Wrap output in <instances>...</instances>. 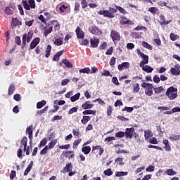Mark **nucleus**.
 I'll return each instance as SVG.
<instances>
[{
	"instance_id": "obj_1",
	"label": "nucleus",
	"mask_w": 180,
	"mask_h": 180,
	"mask_svg": "<svg viewBox=\"0 0 180 180\" xmlns=\"http://www.w3.org/2000/svg\"><path fill=\"white\" fill-rule=\"evenodd\" d=\"M166 96L169 98L170 101H174L178 98V89L170 86L167 89L166 91Z\"/></svg>"
},
{
	"instance_id": "obj_2",
	"label": "nucleus",
	"mask_w": 180,
	"mask_h": 180,
	"mask_svg": "<svg viewBox=\"0 0 180 180\" xmlns=\"http://www.w3.org/2000/svg\"><path fill=\"white\" fill-rule=\"evenodd\" d=\"M141 86L142 88L145 89V94L146 96H153L154 91H153V89H154V86H153L152 84L143 82L141 84Z\"/></svg>"
},
{
	"instance_id": "obj_3",
	"label": "nucleus",
	"mask_w": 180,
	"mask_h": 180,
	"mask_svg": "<svg viewBox=\"0 0 180 180\" xmlns=\"http://www.w3.org/2000/svg\"><path fill=\"white\" fill-rule=\"evenodd\" d=\"M22 6L26 11L36 8V3L34 0H22Z\"/></svg>"
},
{
	"instance_id": "obj_4",
	"label": "nucleus",
	"mask_w": 180,
	"mask_h": 180,
	"mask_svg": "<svg viewBox=\"0 0 180 180\" xmlns=\"http://www.w3.org/2000/svg\"><path fill=\"white\" fill-rule=\"evenodd\" d=\"M89 31L92 34H95V36H101V34H102V31L96 26L90 27Z\"/></svg>"
},
{
	"instance_id": "obj_5",
	"label": "nucleus",
	"mask_w": 180,
	"mask_h": 180,
	"mask_svg": "<svg viewBox=\"0 0 180 180\" xmlns=\"http://www.w3.org/2000/svg\"><path fill=\"white\" fill-rule=\"evenodd\" d=\"M141 55L142 60L139 63V67H143V65H146V64H148V56L144 53H141Z\"/></svg>"
},
{
	"instance_id": "obj_6",
	"label": "nucleus",
	"mask_w": 180,
	"mask_h": 180,
	"mask_svg": "<svg viewBox=\"0 0 180 180\" xmlns=\"http://www.w3.org/2000/svg\"><path fill=\"white\" fill-rule=\"evenodd\" d=\"M77 39H84L85 37V33L81 29V27H77L75 30Z\"/></svg>"
},
{
	"instance_id": "obj_7",
	"label": "nucleus",
	"mask_w": 180,
	"mask_h": 180,
	"mask_svg": "<svg viewBox=\"0 0 180 180\" xmlns=\"http://www.w3.org/2000/svg\"><path fill=\"white\" fill-rule=\"evenodd\" d=\"M125 136L127 138L131 139L133 136H134V129L132 128H127L125 131Z\"/></svg>"
},
{
	"instance_id": "obj_8",
	"label": "nucleus",
	"mask_w": 180,
	"mask_h": 180,
	"mask_svg": "<svg viewBox=\"0 0 180 180\" xmlns=\"http://www.w3.org/2000/svg\"><path fill=\"white\" fill-rule=\"evenodd\" d=\"M32 40V34L28 33L27 34H25L22 36V44L24 46H26V41L29 43Z\"/></svg>"
},
{
	"instance_id": "obj_9",
	"label": "nucleus",
	"mask_w": 180,
	"mask_h": 180,
	"mask_svg": "<svg viewBox=\"0 0 180 180\" xmlns=\"http://www.w3.org/2000/svg\"><path fill=\"white\" fill-rule=\"evenodd\" d=\"M170 71L173 75H179L180 65L179 64L176 65L174 68H171Z\"/></svg>"
},
{
	"instance_id": "obj_10",
	"label": "nucleus",
	"mask_w": 180,
	"mask_h": 180,
	"mask_svg": "<svg viewBox=\"0 0 180 180\" xmlns=\"http://www.w3.org/2000/svg\"><path fill=\"white\" fill-rule=\"evenodd\" d=\"M110 36L114 43L120 40V35L115 31H112Z\"/></svg>"
},
{
	"instance_id": "obj_11",
	"label": "nucleus",
	"mask_w": 180,
	"mask_h": 180,
	"mask_svg": "<svg viewBox=\"0 0 180 180\" xmlns=\"http://www.w3.org/2000/svg\"><path fill=\"white\" fill-rule=\"evenodd\" d=\"M120 25H134L131 20H128L126 17H121V20L120 21Z\"/></svg>"
},
{
	"instance_id": "obj_12",
	"label": "nucleus",
	"mask_w": 180,
	"mask_h": 180,
	"mask_svg": "<svg viewBox=\"0 0 180 180\" xmlns=\"http://www.w3.org/2000/svg\"><path fill=\"white\" fill-rule=\"evenodd\" d=\"M91 47L96 48L99 44V39L96 37H93L90 40Z\"/></svg>"
},
{
	"instance_id": "obj_13",
	"label": "nucleus",
	"mask_w": 180,
	"mask_h": 180,
	"mask_svg": "<svg viewBox=\"0 0 180 180\" xmlns=\"http://www.w3.org/2000/svg\"><path fill=\"white\" fill-rule=\"evenodd\" d=\"M39 43H40V38H35L34 39H33V41L30 44V49L33 50V49H34L36 46L39 44Z\"/></svg>"
},
{
	"instance_id": "obj_14",
	"label": "nucleus",
	"mask_w": 180,
	"mask_h": 180,
	"mask_svg": "<svg viewBox=\"0 0 180 180\" xmlns=\"http://www.w3.org/2000/svg\"><path fill=\"white\" fill-rule=\"evenodd\" d=\"M130 68V63L129 62H124L122 64L118 65V70L119 71H122L123 68Z\"/></svg>"
},
{
	"instance_id": "obj_15",
	"label": "nucleus",
	"mask_w": 180,
	"mask_h": 180,
	"mask_svg": "<svg viewBox=\"0 0 180 180\" xmlns=\"http://www.w3.org/2000/svg\"><path fill=\"white\" fill-rule=\"evenodd\" d=\"M162 143L165 145L163 148L165 150V151H171V146H169V141L167 139H164Z\"/></svg>"
},
{
	"instance_id": "obj_16",
	"label": "nucleus",
	"mask_w": 180,
	"mask_h": 180,
	"mask_svg": "<svg viewBox=\"0 0 180 180\" xmlns=\"http://www.w3.org/2000/svg\"><path fill=\"white\" fill-rule=\"evenodd\" d=\"M141 68H142L143 71H145V72H153V71H154V68H151L150 66L148 65H143V66H140Z\"/></svg>"
},
{
	"instance_id": "obj_17",
	"label": "nucleus",
	"mask_w": 180,
	"mask_h": 180,
	"mask_svg": "<svg viewBox=\"0 0 180 180\" xmlns=\"http://www.w3.org/2000/svg\"><path fill=\"white\" fill-rule=\"evenodd\" d=\"M169 140L171 141H180V135L172 134L169 136Z\"/></svg>"
},
{
	"instance_id": "obj_18",
	"label": "nucleus",
	"mask_w": 180,
	"mask_h": 180,
	"mask_svg": "<svg viewBox=\"0 0 180 180\" xmlns=\"http://www.w3.org/2000/svg\"><path fill=\"white\" fill-rule=\"evenodd\" d=\"M72 171V165L71 163L67 164L66 166L63 168V172H71Z\"/></svg>"
},
{
	"instance_id": "obj_19",
	"label": "nucleus",
	"mask_w": 180,
	"mask_h": 180,
	"mask_svg": "<svg viewBox=\"0 0 180 180\" xmlns=\"http://www.w3.org/2000/svg\"><path fill=\"white\" fill-rule=\"evenodd\" d=\"M94 106V103H89V101H86L84 103L82 104V108L83 109H92Z\"/></svg>"
},
{
	"instance_id": "obj_20",
	"label": "nucleus",
	"mask_w": 180,
	"mask_h": 180,
	"mask_svg": "<svg viewBox=\"0 0 180 180\" xmlns=\"http://www.w3.org/2000/svg\"><path fill=\"white\" fill-rule=\"evenodd\" d=\"M26 132L29 134V139L32 140L33 139V126H30L27 128Z\"/></svg>"
},
{
	"instance_id": "obj_21",
	"label": "nucleus",
	"mask_w": 180,
	"mask_h": 180,
	"mask_svg": "<svg viewBox=\"0 0 180 180\" xmlns=\"http://www.w3.org/2000/svg\"><path fill=\"white\" fill-rule=\"evenodd\" d=\"M144 136L146 140H150V139L153 137V131H151L150 129H147L145 131Z\"/></svg>"
},
{
	"instance_id": "obj_22",
	"label": "nucleus",
	"mask_w": 180,
	"mask_h": 180,
	"mask_svg": "<svg viewBox=\"0 0 180 180\" xmlns=\"http://www.w3.org/2000/svg\"><path fill=\"white\" fill-rule=\"evenodd\" d=\"M51 32H53V26L46 27L45 31L44 32V36H45V37H47L49 34L51 33Z\"/></svg>"
},
{
	"instance_id": "obj_23",
	"label": "nucleus",
	"mask_w": 180,
	"mask_h": 180,
	"mask_svg": "<svg viewBox=\"0 0 180 180\" xmlns=\"http://www.w3.org/2000/svg\"><path fill=\"white\" fill-rule=\"evenodd\" d=\"M63 53H64V51H60L56 53V55L53 56V61H58L60 60V57L63 56Z\"/></svg>"
},
{
	"instance_id": "obj_24",
	"label": "nucleus",
	"mask_w": 180,
	"mask_h": 180,
	"mask_svg": "<svg viewBox=\"0 0 180 180\" xmlns=\"http://www.w3.org/2000/svg\"><path fill=\"white\" fill-rule=\"evenodd\" d=\"M53 44H55V46L63 45V38H55L53 39Z\"/></svg>"
},
{
	"instance_id": "obj_25",
	"label": "nucleus",
	"mask_w": 180,
	"mask_h": 180,
	"mask_svg": "<svg viewBox=\"0 0 180 180\" xmlns=\"http://www.w3.org/2000/svg\"><path fill=\"white\" fill-rule=\"evenodd\" d=\"M32 168H33V161L30 162V165H28V167L24 172V175H27V174H29V172H30V171L32 170Z\"/></svg>"
},
{
	"instance_id": "obj_26",
	"label": "nucleus",
	"mask_w": 180,
	"mask_h": 180,
	"mask_svg": "<svg viewBox=\"0 0 180 180\" xmlns=\"http://www.w3.org/2000/svg\"><path fill=\"white\" fill-rule=\"evenodd\" d=\"M62 64H65L66 65L67 68H72V64H71V62L67 59H63L62 60Z\"/></svg>"
},
{
	"instance_id": "obj_27",
	"label": "nucleus",
	"mask_w": 180,
	"mask_h": 180,
	"mask_svg": "<svg viewBox=\"0 0 180 180\" xmlns=\"http://www.w3.org/2000/svg\"><path fill=\"white\" fill-rule=\"evenodd\" d=\"M83 115H94V116L96 115V110H86L82 112Z\"/></svg>"
},
{
	"instance_id": "obj_28",
	"label": "nucleus",
	"mask_w": 180,
	"mask_h": 180,
	"mask_svg": "<svg viewBox=\"0 0 180 180\" xmlns=\"http://www.w3.org/2000/svg\"><path fill=\"white\" fill-rule=\"evenodd\" d=\"M159 22L161 25H168V23H169V22L165 21V17L162 15H160Z\"/></svg>"
},
{
	"instance_id": "obj_29",
	"label": "nucleus",
	"mask_w": 180,
	"mask_h": 180,
	"mask_svg": "<svg viewBox=\"0 0 180 180\" xmlns=\"http://www.w3.org/2000/svg\"><path fill=\"white\" fill-rule=\"evenodd\" d=\"M165 175L174 176V175H176V172L172 170V169H169L165 172Z\"/></svg>"
},
{
	"instance_id": "obj_30",
	"label": "nucleus",
	"mask_w": 180,
	"mask_h": 180,
	"mask_svg": "<svg viewBox=\"0 0 180 180\" xmlns=\"http://www.w3.org/2000/svg\"><path fill=\"white\" fill-rule=\"evenodd\" d=\"M21 146H24V151H26V147H27V137H24L21 140Z\"/></svg>"
},
{
	"instance_id": "obj_31",
	"label": "nucleus",
	"mask_w": 180,
	"mask_h": 180,
	"mask_svg": "<svg viewBox=\"0 0 180 180\" xmlns=\"http://www.w3.org/2000/svg\"><path fill=\"white\" fill-rule=\"evenodd\" d=\"M82 151L84 154H89V153H91V146H88L83 147Z\"/></svg>"
},
{
	"instance_id": "obj_32",
	"label": "nucleus",
	"mask_w": 180,
	"mask_h": 180,
	"mask_svg": "<svg viewBox=\"0 0 180 180\" xmlns=\"http://www.w3.org/2000/svg\"><path fill=\"white\" fill-rule=\"evenodd\" d=\"M127 172H117L115 173V176L120 177V176H126L128 175Z\"/></svg>"
},
{
	"instance_id": "obj_33",
	"label": "nucleus",
	"mask_w": 180,
	"mask_h": 180,
	"mask_svg": "<svg viewBox=\"0 0 180 180\" xmlns=\"http://www.w3.org/2000/svg\"><path fill=\"white\" fill-rule=\"evenodd\" d=\"M79 96H81V94H76L75 95L70 98L71 102H75L76 101H78V99H79Z\"/></svg>"
},
{
	"instance_id": "obj_34",
	"label": "nucleus",
	"mask_w": 180,
	"mask_h": 180,
	"mask_svg": "<svg viewBox=\"0 0 180 180\" xmlns=\"http://www.w3.org/2000/svg\"><path fill=\"white\" fill-rule=\"evenodd\" d=\"M57 144V139H53L51 143H49V148L51 150V148H54V146Z\"/></svg>"
},
{
	"instance_id": "obj_35",
	"label": "nucleus",
	"mask_w": 180,
	"mask_h": 180,
	"mask_svg": "<svg viewBox=\"0 0 180 180\" xmlns=\"http://www.w3.org/2000/svg\"><path fill=\"white\" fill-rule=\"evenodd\" d=\"M50 53H51V45H48L46 49V58H49L50 57Z\"/></svg>"
},
{
	"instance_id": "obj_36",
	"label": "nucleus",
	"mask_w": 180,
	"mask_h": 180,
	"mask_svg": "<svg viewBox=\"0 0 180 180\" xmlns=\"http://www.w3.org/2000/svg\"><path fill=\"white\" fill-rule=\"evenodd\" d=\"M104 16L105 18H110L111 19H113V18H115V15H113V13H110V11H105Z\"/></svg>"
},
{
	"instance_id": "obj_37",
	"label": "nucleus",
	"mask_w": 180,
	"mask_h": 180,
	"mask_svg": "<svg viewBox=\"0 0 180 180\" xmlns=\"http://www.w3.org/2000/svg\"><path fill=\"white\" fill-rule=\"evenodd\" d=\"M80 74H91V69L89 68H85L79 70Z\"/></svg>"
},
{
	"instance_id": "obj_38",
	"label": "nucleus",
	"mask_w": 180,
	"mask_h": 180,
	"mask_svg": "<svg viewBox=\"0 0 180 180\" xmlns=\"http://www.w3.org/2000/svg\"><path fill=\"white\" fill-rule=\"evenodd\" d=\"M46 102L44 100H42L41 102H38L37 103V109H41V108H43V106H44L46 105Z\"/></svg>"
},
{
	"instance_id": "obj_39",
	"label": "nucleus",
	"mask_w": 180,
	"mask_h": 180,
	"mask_svg": "<svg viewBox=\"0 0 180 180\" xmlns=\"http://www.w3.org/2000/svg\"><path fill=\"white\" fill-rule=\"evenodd\" d=\"M153 91H155V94H159L164 91V87L162 86H159V87H155L153 89Z\"/></svg>"
},
{
	"instance_id": "obj_40",
	"label": "nucleus",
	"mask_w": 180,
	"mask_h": 180,
	"mask_svg": "<svg viewBox=\"0 0 180 180\" xmlns=\"http://www.w3.org/2000/svg\"><path fill=\"white\" fill-rule=\"evenodd\" d=\"M91 120V117L89 116H83V119L81 120V122L82 124H86V123H88Z\"/></svg>"
},
{
	"instance_id": "obj_41",
	"label": "nucleus",
	"mask_w": 180,
	"mask_h": 180,
	"mask_svg": "<svg viewBox=\"0 0 180 180\" xmlns=\"http://www.w3.org/2000/svg\"><path fill=\"white\" fill-rule=\"evenodd\" d=\"M12 23L13 26H19L22 25V22L19 20H18V18H13Z\"/></svg>"
},
{
	"instance_id": "obj_42",
	"label": "nucleus",
	"mask_w": 180,
	"mask_h": 180,
	"mask_svg": "<svg viewBox=\"0 0 180 180\" xmlns=\"http://www.w3.org/2000/svg\"><path fill=\"white\" fill-rule=\"evenodd\" d=\"M142 46L143 47H145V49H148V50H153V46H151V45L146 41L142 42Z\"/></svg>"
},
{
	"instance_id": "obj_43",
	"label": "nucleus",
	"mask_w": 180,
	"mask_h": 180,
	"mask_svg": "<svg viewBox=\"0 0 180 180\" xmlns=\"http://www.w3.org/2000/svg\"><path fill=\"white\" fill-rule=\"evenodd\" d=\"M140 91V84L139 83H136L133 85V92H139Z\"/></svg>"
},
{
	"instance_id": "obj_44",
	"label": "nucleus",
	"mask_w": 180,
	"mask_h": 180,
	"mask_svg": "<svg viewBox=\"0 0 180 180\" xmlns=\"http://www.w3.org/2000/svg\"><path fill=\"white\" fill-rule=\"evenodd\" d=\"M103 174L107 176H110V175H113V172H112V169H108L103 172Z\"/></svg>"
},
{
	"instance_id": "obj_45",
	"label": "nucleus",
	"mask_w": 180,
	"mask_h": 180,
	"mask_svg": "<svg viewBox=\"0 0 180 180\" xmlns=\"http://www.w3.org/2000/svg\"><path fill=\"white\" fill-rule=\"evenodd\" d=\"M170 39H171V40H172V41H175V40H178V39H179V36L176 35L174 33H171L170 34Z\"/></svg>"
},
{
	"instance_id": "obj_46",
	"label": "nucleus",
	"mask_w": 180,
	"mask_h": 180,
	"mask_svg": "<svg viewBox=\"0 0 180 180\" xmlns=\"http://www.w3.org/2000/svg\"><path fill=\"white\" fill-rule=\"evenodd\" d=\"M115 162L118 165H124V162H123V158H117V160H115Z\"/></svg>"
},
{
	"instance_id": "obj_47",
	"label": "nucleus",
	"mask_w": 180,
	"mask_h": 180,
	"mask_svg": "<svg viewBox=\"0 0 180 180\" xmlns=\"http://www.w3.org/2000/svg\"><path fill=\"white\" fill-rule=\"evenodd\" d=\"M78 112V107H73L68 111L69 115H72V113H77Z\"/></svg>"
},
{
	"instance_id": "obj_48",
	"label": "nucleus",
	"mask_w": 180,
	"mask_h": 180,
	"mask_svg": "<svg viewBox=\"0 0 180 180\" xmlns=\"http://www.w3.org/2000/svg\"><path fill=\"white\" fill-rule=\"evenodd\" d=\"M134 108L133 107H124L122 110V112H128L129 113H131Z\"/></svg>"
},
{
	"instance_id": "obj_49",
	"label": "nucleus",
	"mask_w": 180,
	"mask_h": 180,
	"mask_svg": "<svg viewBox=\"0 0 180 180\" xmlns=\"http://www.w3.org/2000/svg\"><path fill=\"white\" fill-rule=\"evenodd\" d=\"M115 8H116L117 11H119V12H120V13H123V15H125L126 10H124V8H123L119 6H115Z\"/></svg>"
},
{
	"instance_id": "obj_50",
	"label": "nucleus",
	"mask_w": 180,
	"mask_h": 180,
	"mask_svg": "<svg viewBox=\"0 0 180 180\" xmlns=\"http://www.w3.org/2000/svg\"><path fill=\"white\" fill-rule=\"evenodd\" d=\"M126 134V132L123 131H119L115 134V137H118L119 139H122L124 135Z\"/></svg>"
},
{
	"instance_id": "obj_51",
	"label": "nucleus",
	"mask_w": 180,
	"mask_h": 180,
	"mask_svg": "<svg viewBox=\"0 0 180 180\" xmlns=\"http://www.w3.org/2000/svg\"><path fill=\"white\" fill-rule=\"evenodd\" d=\"M15 91V86L11 85L8 89V95H13Z\"/></svg>"
},
{
	"instance_id": "obj_52",
	"label": "nucleus",
	"mask_w": 180,
	"mask_h": 180,
	"mask_svg": "<svg viewBox=\"0 0 180 180\" xmlns=\"http://www.w3.org/2000/svg\"><path fill=\"white\" fill-rule=\"evenodd\" d=\"M54 25V30H60V24H58V22L55 20L53 22Z\"/></svg>"
},
{
	"instance_id": "obj_53",
	"label": "nucleus",
	"mask_w": 180,
	"mask_h": 180,
	"mask_svg": "<svg viewBox=\"0 0 180 180\" xmlns=\"http://www.w3.org/2000/svg\"><path fill=\"white\" fill-rule=\"evenodd\" d=\"M47 144V139H44L41 141L40 144H39V147H44Z\"/></svg>"
},
{
	"instance_id": "obj_54",
	"label": "nucleus",
	"mask_w": 180,
	"mask_h": 180,
	"mask_svg": "<svg viewBox=\"0 0 180 180\" xmlns=\"http://www.w3.org/2000/svg\"><path fill=\"white\" fill-rule=\"evenodd\" d=\"M13 99H15V101H17V102H19L21 101L22 96H20V94H15L13 96Z\"/></svg>"
},
{
	"instance_id": "obj_55",
	"label": "nucleus",
	"mask_w": 180,
	"mask_h": 180,
	"mask_svg": "<svg viewBox=\"0 0 180 180\" xmlns=\"http://www.w3.org/2000/svg\"><path fill=\"white\" fill-rule=\"evenodd\" d=\"M69 82H70V79H63L61 82V85L62 86H65V85H68Z\"/></svg>"
},
{
	"instance_id": "obj_56",
	"label": "nucleus",
	"mask_w": 180,
	"mask_h": 180,
	"mask_svg": "<svg viewBox=\"0 0 180 180\" xmlns=\"http://www.w3.org/2000/svg\"><path fill=\"white\" fill-rule=\"evenodd\" d=\"M148 148H155V150H159L160 151H162V148L160 146H153V145H149Z\"/></svg>"
},
{
	"instance_id": "obj_57",
	"label": "nucleus",
	"mask_w": 180,
	"mask_h": 180,
	"mask_svg": "<svg viewBox=\"0 0 180 180\" xmlns=\"http://www.w3.org/2000/svg\"><path fill=\"white\" fill-rule=\"evenodd\" d=\"M70 147H71L70 146V144L59 146V148H60V150H68V148H70Z\"/></svg>"
},
{
	"instance_id": "obj_58",
	"label": "nucleus",
	"mask_w": 180,
	"mask_h": 180,
	"mask_svg": "<svg viewBox=\"0 0 180 180\" xmlns=\"http://www.w3.org/2000/svg\"><path fill=\"white\" fill-rule=\"evenodd\" d=\"M147 30V27H144V26H137L136 27L134 28V30H136V32H139V30Z\"/></svg>"
},
{
	"instance_id": "obj_59",
	"label": "nucleus",
	"mask_w": 180,
	"mask_h": 180,
	"mask_svg": "<svg viewBox=\"0 0 180 180\" xmlns=\"http://www.w3.org/2000/svg\"><path fill=\"white\" fill-rule=\"evenodd\" d=\"M149 143H150L151 144H158V141H157V138H152L149 139Z\"/></svg>"
},
{
	"instance_id": "obj_60",
	"label": "nucleus",
	"mask_w": 180,
	"mask_h": 180,
	"mask_svg": "<svg viewBox=\"0 0 180 180\" xmlns=\"http://www.w3.org/2000/svg\"><path fill=\"white\" fill-rule=\"evenodd\" d=\"M148 11L154 15L157 13V8H155V7H151L148 9Z\"/></svg>"
},
{
	"instance_id": "obj_61",
	"label": "nucleus",
	"mask_w": 180,
	"mask_h": 180,
	"mask_svg": "<svg viewBox=\"0 0 180 180\" xmlns=\"http://www.w3.org/2000/svg\"><path fill=\"white\" fill-rule=\"evenodd\" d=\"M153 81H154V82H155V84H159L160 81H161V79H160V77L158 75H155L153 77Z\"/></svg>"
},
{
	"instance_id": "obj_62",
	"label": "nucleus",
	"mask_w": 180,
	"mask_h": 180,
	"mask_svg": "<svg viewBox=\"0 0 180 180\" xmlns=\"http://www.w3.org/2000/svg\"><path fill=\"white\" fill-rule=\"evenodd\" d=\"M5 12L7 15H12L13 13V11L11 10V8L6 7L5 9Z\"/></svg>"
},
{
	"instance_id": "obj_63",
	"label": "nucleus",
	"mask_w": 180,
	"mask_h": 180,
	"mask_svg": "<svg viewBox=\"0 0 180 180\" xmlns=\"http://www.w3.org/2000/svg\"><path fill=\"white\" fill-rule=\"evenodd\" d=\"M134 47V44L133 43H129L127 44V49H128V50H133Z\"/></svg>"
},
{
	"instance_id": "obj_64",
	"label": "nucleus",
	"mask_w": 180,
	"mask_h": 180,
	"mask_svg": "<svg viewBox=\"0 0 180 180\" xmlns=\"http://www.w3.org/2000/svg\"><path fill=\"white\" fill-rule=\"evenodd\" d=\"M82 141L81 139H79L77 140H75L74 143H73V147H77Z\"/></svg>"
}]
</instances>
